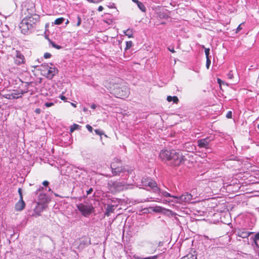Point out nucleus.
I'll list each match as a JSON object with an SVG mask.
<instances>
[{
    "instance_id": "obj_44",
    "label": "nucleus",
    "mask_w": 259,
    "mask_h": 259,
    "mask_svg": "<svg viewBox=\"0 0 259 259\" xmlns=\"http://www.w3.org/2000/svg\"><path fill=\"white\" fill-rule=\"evenodd\" d=\"M42 184L45 186H47L49 184V183L47 181H45L43 182Z\"/></svg>"
},
{
    "instance_id": "obj_23",
    "label": "nucleus",
    "mask_w": 259,
    "mask_h": 259,
    "mask_svg": "<svg viewBox=\"0 0 259 259\" xmlns=\"http://www.w3.org/2000/svg\"><path fill=\"white\" fill-rule=\"evenodd\" d=\"M64 19L62 17L56 19L55 20L54 24L56 25L61 24L64 21Z\"/></svg>"
},
{
    "instance_id": "obj_51",
    "label": "nucleus",
    "mask_w": 259,
    "mask_h": 259,
    "mask_svg": "<svg viewBox=\"0 0 259 259\" xmlns=\"http://www.w3.org/2000/svg\"><path fill=\"white\" fill-rule=\"evenodd\" d=\"M40 112V110L39 109H36L35 110V112L37 113H39Z\"/></svg>"
},
{
    "instance_id": "obj_3",
    "label": "nucleus",
    "mask_w": 259,
    "mask_h": 259,
    "mask_svg": "<svg viewBox=\"0 0 259 259\" xmlns=\"http://www.w3.org/2000/svg\"><path fill=\"white\" fill-rule=\"evenodd\" d=\"M77 209L82 215L88 217L94 210V207L92 204L80 203L76 205Z\"/></svg>"
},
{
    "instance_id": "obj_43",
    "label": "nucleus",
    "mask_w": 259,
    "mask_h": 259,
    "mask_svg": "<svg viewBox=\"0 0 259 259\" xmlns=\"http://www.w3.org/2000/svg\"><path fill=\"white\" fill-rule=\"evenodd\" d=\"M242 29V27H241V24L239 25L236 29V32H238Z\"/></svg>"
},
{
    "instance_id": "obj_52",
    "label": "nucleus",
    "mask_w": 259,
    "mask_h": 259,
    "mask_svg": "<svg viewBox=\"0 0 259 259\" xmlns=\"http://www.w3.org/2000/svg\"><path fill=\"white\" fill-rule=\"evenodd\" d=\"M221 81H221V80L220 79L218 78V83H219L220 84H221Z\"/></svg>"
},
{
    "instance_id": "obj_27",
    "label": "nucleus",
    "mask_w": 259,
    "mask_h": 259,
    "mask_svg": "<svg viewBox=\"0 0 259 259\" xmlns=\"http://www.w3.org/2000/svg\"><path fill=\"white\" fill-rule=\"evenodd\" d=\"M133 46V42L132 41H128L126 42L125 50L130 49Z\"/></svg>"
},
{
    "instance_id": "obj_41",
    "label": "nucleus",
    "mask_w": 259,
    "mask_h": 259,
    "mask_svg": "<svg viewBox=\"0 0 259 259\" xmlns=\"http://www.w3.org/2000/svg\"><path fill=\"white\" fill-rule=\"evenodd\" d=\"M93 188H90L88 191H87V195H89V194H92V193L93 192Z\"/></svg>"
},
{
    "instance_id": "obj_39",
    "label": "nucleus",
    "mask_w": 259,
    "mask_h": 259,
    "mask_svg": "<svg viewBox=\"0 0 259 259\" xmlns=\"http://www.w3.org/2000/svg\"><path fill=\"white\" fill-rule=\"evenodd\" d=\"M51 54L49 53H46L45 54H44V58L45 59H48V58H50L51 57Z\"/></svg>"
},
{
    "instance_id": "obj_37",
    "label": "nucleus",
    "mask_w": 259,
    "mask_h": 259,
    "mask_svg": "<svg viewBox=\"0 0 259 259\" xmlns=\"http://www.w3.org/2000/svg\"><path fill=\"white\" fill-rule=\"evenodd\" d=\"M54 105V103L53 102H46L45 103V105L47 107H50L52 106H53Z\"/></svg>"
},
{
    "instance_id": "obj_45",
    "label": "nucleus",
    "mask_w": 259,
    "mask_h": 259,
    "mask_svg": "<svg viewBox=\"0 0 259 259\" xmlns=\"http://www.w3.org/2000/svg\"><path fill=\"white\" fill-rule=\"evenodd\" d=\"M60 99L63 101H66V100H67V98L66 97H65L64 96H63V95H61L60 96Z\"/></svg>"
},
{
    "instance_id": "obj_11",
    "label": "nucleus",
    "mask_w": 259,
    "mask_h": 259,
    "mask_svg": "<svg viewBox=\"0 0 259 259\" xmlns=\"http://www.w3.org/2000/svg\"><path fill=\"white\" fill-rule=\"evenodd\" d=\"M236 235L242 238H248V237L251 234L252 232H247L244 230V229H238L235 231Z\"/></svg>"
},
{
    "instance_id": "obj_9",
    "label": "nucleus",
    "mask_w": 259,
    "mask_h": 259,
    "mask_svg": "<svg viewBox=\"0 0 259 259\" xmlns=\"http://www.w3.org/2000/svg\"><path fill=\"white\" fill-rule=\"evenodd\" d=\"M50 65L51 66H49L47 72L44 73V76L49 79H51L58 71V69L53 67L52 64H50Z\"/></svg>"
},
{
    "instance_id": "obj_55",
    "label": "nucleus",
    "mask_w": 259,
    "mask_h": 259,
    "mask_svg": "<svg viewBox=\"0 0 259 259\" xmlns=\"http://www.w3.org/2000/svg\"><path fill=\"white\" fill-rule=\"evenodd\" d=\"M162 18H167V16H166V15H163V16H162Z\"/></svg>"
},
{
    "instance_id": "obj_17",
    "label": "nucleus",
    "mask_w": 259,
    "mask_h": 259,
    "mask_svg": "<svg viewBox=\"0 0 259 259\" xmlns=\"http://www.w3.org/2000/svg\"><path fill=\"white\" fill-rule=\"evenodd\" d=\"M49 65L48 64H46V63H45L44 64H42L41 65V66H40V68H39V70L41 72V74L44 76V73L45 72H46V71H47L49 67Z\"/></svg>"
},
{
    "instance_id": "obj_13",
    "label": "nucleus",
    "mask_w": 259,
    "mask_h": 259,
    "mask_svg": "<svg viewBox=\"0 0 259 259\" xmlns=\"http://www.w3.org/2000/svg\"><path fill=\"white\" fill-rule=\"evenodd\" d=\"M45 205L42 203H37L35 208L33 209L34 213L37 215H40L41 212L45 209Z\"/></svg>"
},
{
    "instance_id": "obj_49",
    "label": "nucleus",
    "mask_w": 259,
    "mask_h": 259,
    "mask_svg": "<svg viewBox=\"0 0 259 259\" xmlns=\"http://www.w3.org/2000/svg\"><path fill=\"white\" fill-rule=\"evenodd\" d=\"M109 7L110 8H115L114 4L112 3L110 6H109Z\"/></svg>"
},
{
    "instance_id": "obj_7",
    "label": "nucleus",
    "mask_w": 259,
    "mask_h": 259,
    "mask_svg": "<svg viewBox=\"0 0 259 259\" xmlns=\"http://www.w3.org/2000/svg\"><path fill=\"white\" fill-rule=\"evenodd\" d=\"M173 197L175 200H172V201L179 203H189L192 198V195L188 193H185L180 196H176Z\"/></svg>"
},
{
    "instance_id": "obj_31",
    "label": "nucleus",
    "mask_w": 259,
    "mask_h": 259,
    "mask_svg": "<svg viewBox=\"0 0 259 259\" xmlns=\"http://www.w3.org/2000/svg\"><path fill=\"white\" fill-rule=\"evenodd\" d=\"M95 132L97 135H100L101 136L104 134V132L102 130H100L99 129L95 130Z\"/></svg>"
},
{
    "instance_id": "obj_22",
    "label": "nucleus",
    "mask_w": 259,
    "mask_h": 259,
    "mask_svg": "<svg viewBox=\"0 0 259 259\" xmlns=\"http://www.w3.org/2000/svg\"><path fill=\"white\" fill-rule=\"evenodd\" d=\"M157 192H159L160 193H161V194L162 195H163L165 197H172L174 198V197H173L174 196L171 195L170 194H169V193H168L166 191H161L159 189V191H157Z\"/></svg>"
},
{
    "instance_id": "obj_36",
    "label": "nucleus",
    "mask_w": 259,
    "mask_h": 259,
    "mask_svg": "<svg viewBox=\"0 0 259 259\" xmlns=\"http://www.w3.org/2000/svg\"><path fill=\"white\" fill-rule=\"evenodd\" d=\"M18 192V193L19 194L20 199V200H23V195H22V189L20 188H19Z\"/></svg>"
},
{
    "instance_id": "obj_35",
    "label": "nucleus",
    "mask_w": 259,
    "mask_h": 259,
    "mask_svg": "<svg viewBox=\"0 0 259 259\" xmlns=\"http://www.w3.org/2000/svg\"><path fill=\"white\" fill-rule=\"evenodd\" d=\"M18 192V193L19 194L20 199V200H23V195H22V189L20 188H19Z\"/></svg>"
},
{
    "instance_id": "obj_40",
    "label": "nucleus",
    "mask_w": 259,
    "mask_h": 259,
    "mask_svg": "<svg viewBox=\"0 0 259 259\" xmlns=\"http://www.w3.org/2000/svg\"><path fill=\"white\" fill-rule=\"evenodd\" d=\"M86 127L87 128L88 130L89 131H90V132H92V131H93V127L89 124H87L86 125Z\"/></svg>"
},
{
    "instance_id": "obj_33",
    "label": "nucleus",
    "mask_w": 259,
    "mask_h": 259,
    "mask_svg": "<svg viewBox=\"0 0 259 259\" xmlns=\"http://www.w3.org/2000/svg\"><path fill=\"white\" fill-rule=\"evenodd\" d=\"M210 63H211L210 59L209 58L206 59V67L207 69H209Z\"/></svg>"
},
{
    "instance_id": "obj_28",
    "label": "nucleus",
    "mask_w": 259,
    "mask_h": 259,
    "mask_svg": "<svg viewBox=\"0 0 259 259\" xmlns=\"http://www.w3.org/2000/svg\"><path fill=\"white\" fill-rule=\"evenodd\" d=\"M50 43L52 45V47L54 48H56L57 49H60L61 48V47L60 46L56 44L54 42L52 41H50Z\"/></svg>"
},
{
    "instance_id": "obj_14",
    "label": "nucleus",
    "mask_w": 259,
    "mask_h": 259,
    "mask_svg": "<svg viewBox=\"0 0 259 259\" xmlns=\"http://www.w3.org/2000/svg\"><path fill=\"white\" fill-rule=\"evenodd\" d=\"M25 203L23 200H19V201L16 204L15 208L17 211H21L25 207Z\"/></svg>"
},
{
    "instance_id": "obj_47",
    "label": "nucleus",
    "mask_w": 259,
    "mask_h": 259,
    "mask_svg": "<svg viewBox=\"0 0 259 259\" xmlns=\"http://www.w3.org/2000/svg\"><path fill=\"white\" fill-rule=\"evenodd\" d=\"M91 108L93 109H95L96 108V105L95 104H93L91 106Z\"/></svg>"
},
{
    "instance_id": "obj_16",
    "label": "nucleus",
    "mask_w": 259,
    "mask_h": 259,
    "mask_svg": "<svg viewBox=\"0 0 259 259\" xmlns=\"http://www.w3.org/2000/svg\"><path fill=\"white\" fill-rule=\"evenodd\" d=\"M114 206L112 205H108L106 207V212L105 214L109 216L110 213L113 212L114 210Z\"/></svg>"
},
{
    "instance_id": "obj_53",
    "label": "nucleus",
    "mask_w": 259,
    "mask_h": 259,
    "mask_svg": "<svg viewBox=\"0 0 259 259\" xmlns=\"http://www.w3.org/2000/svg\"><path fill=\"white\" fill-rule=\"evenodd\" d=\"M168 50L172 53H174L175 52L173 49L171 50L168 48Z\"/></svg>"
},
{
    "instance_id": "obj_10",
    "label": "nucleus",
    "mask_w": 259,
    "mask_h": 259,
    "mask_svg": "<svg viewBox=\"0 0 259 259\" xmlns=\"http://www.w3.org/2000/svg\"><path fill=\"white\" fill-rule=\"evenodd\" d=\"M211 141L208 137L201 139L197 141V144L199 148L208 149L209 147V144Z\"/></svg>"
},
{
    "instance_id": "obj_19",
    "label": "nucleus",
    "mask_w": 259,
    "mask_h": 259,
    "mask_svg": "<svg viewBox=\"0 0 259 259\" xmlns=\"http://www.w3.org/2000/svg\"><path fill=\"white\" fill-rule=\"evenodd\" d=\"M167 100L168 102H171L172 101L175 103H178L179 102V99L177 96H167Z\"/></svg>"
},
{
    "instance_id": "obj_20",
    "label": "nucleus",
    "mask_w": 259,
    "mask_h": 259,
    "mask_svg": "<svg viewBox=\"0 0 259 259\" xmlns=\"http://www.w3.org/2000/svg\"><path fill=\"white\" fill-rule=\"evenodd\" d=\"M181 259H197V257L195 255H193L192 253H189L182 257Z\"/></svg>"
},
{
    "instance_id": "obj_50",
    "label": "nucleus",
    "mask_w": 259,
    "mask_h": 259,
    "mask_svg": "<svg viewBox=\"0 0 259 259\" xmlns=\"http://www.w3.org/2000/svg\"><path fill=\"white\" fill-rule=\"evenodd\" d=\"M132 1L137 4H138L140 2L138 0H132Z\"/></svg>"
},
{
    "instance_id": "obj_48",
    "label": "nucleus",
    "mask_w": 259,
    "mask_h": 259,
    "mask_svg": "<svg viewBox=\"0 0 259 259\" xmlns=\"http://www.w3.org/2000/svg\"><path fill=\"white\" fill-rule=\"evenodd\" d=\"M43 189H44V188H43L42 187L40 186V187H39L38 189H37V190H36V193H37V192H38V191H41V190H42Z\"/></svg>"
},
{
    "instance_id": "obj_8",
    "label": "nucleus",
    "mask_w": 259,
    "mask_h": 259,
    "mask_svg": "<svg viewBox=\"0 0 259 259\" xmlns=\"http://www.w3.org/2000/svg\"><path fill=\"white\" fill-rule=\"evenodd\" d=\"M175 150H163L159 153V157L162 161H169L170 162L171 155L175 154Z\"/></svg>"
},
{
    "instance_id": "obj_54",
    "label": "nucleus",
    "mask_w": 259,
    "mask_h": 259,
    "mask_svg": "<svg viewBox=\"0 0 259 259\" xmlns=\"http://www.w3.org/2000/svg\"><path fill=\"white\" fill-rule=\"evenodd\" d=\"M71 105H72V106L74 107H76V105H75V104L73 103H71Z\"/></svg>"
},
{
    "instance_id": "obj_4",
    "label": "nucleus",
    "mask_w": 259,
    "mask_h": 259,
    "mask_svg": "<svg viewBox=\"0 0 259 259\" xmlns=\"http://www.w3.org/2000/svg\"><path fill=\"white\" fill-rule=\"evenodd\" d=\"M174 153L175 154L170 158V164L175 166H179L184 161V157L179 151L174 150Z\"/></svg>"
},
{
    "instance_id": "obj_29",
    "label": "nucleus",
    "mask_w": 259,
    "mask_h": 259,
    "mask_svg": "<svg viewBox=\"0 0 259 259\" xmlns=\"http://www.w3.org/2000/svg\"><path fill=\"white\" fill-rule=\"evenodd\" d=\"M128 94H129V92L128 90L125 91L124 92V93H122V94H121L120 95V97H119V98H123L126 97H127Z\"/></svg>"
},
{
    "instance_id": "obj_42",
    "label": "nucleus",
    "mask_w": 259,
    "mask_h": 259,
    "mask_svg": "<svg viewBox=\"0 0 259 259\" xmlns=\"http://www.w3.org/2000/svg\"><path fill=\"white\" fill-rule=\"evenodd\" d=\"M87 1H88L89 3H98L101 1H96L95 0H87Z\"/></svg>"
},
{
    "instance_id": "obj_26",
    "label": "nucleus",
    "mask_w": 259,
    "mask_h": 259,
    "mask_svg": "<svg viewBox=\"0 0 259 259\" xmlns=\"http://www.w3.org/2000/svg\"><path fill=\"white\" fill-rule=\"evenodd\" d=\"M202 48L205 49V54L206 56V59L209 58V52L210 49L209 48H205L204 46H202Z\"/></svg>"
},
{
    "instance_id": "obj_5",
    "label": "nucleus",
    "mask_w": 259,
    "mask_h": 259,
    "mask_svg": "<svg viewBox=\"0 0 259 259\" xmlns=\"http://www.w3.org/2000/svg\"><path fill=\"white\" fill-rule=\"evenodd\" d=\"M143 188L146 189L147 187L152 189L154 192L159 191V188L157 186L156 183L152 179L148 178H143L141 181Z\"/></svg>"
},
{
    "instance_id": "obj_21",
    "label": "nucleus",
    "mask_w": 259,
    "mask_h": 259,
    "mask_svg": "<svg viewBox=\"0 0 259 259\" xmlns=\"http://www.w3.org/2000/svg\"><path fill=\"white\" fill-rule=\"evenodd\" d=\"M80 127V125L77 124L76 123H74L72 126H71L70 128V132L71 133H73L75 130H78Z\"/></svg>"
},
{
    "instance_id": "obj_56",
    "label": "nucleus",
    "mask_w": 259,
    "mask_h": 259,
    "mask_svg": "<svg viewBox=\"0 0 259 259\" xmlns=\"http://www.w3.org/2000/svg\"><path fill=\"white\" fill-rule=\"evenodd\" d=\"M83 110L84 112H85V111H87V108H84L83 109Z\"/></svg>"
},
{
    "instance_id": "obj_25",
    "label": "nucleus",
    "mask_w": 259,
    "mask_h": 259,
    "mask_svg": "<svg viewBox=\"0 0 259 259\" xmlns=\"http://www.w3.org/2000/svg\"><path fill=\"white\" fill-rule=\"evenodd\" d=\"M259 240V232L256 233L253 238V240L256 246L258 247V244L257 243V240Z\"/></svg>"
},
{
    "instance_id": "obj_2",
    "label": "nucleus",
    "mask_w": 259,
    "mask_h": 259,
    "mask_svg": "<svg viewBox=\"0 0 259 259\" xmlns=\"http://www.w3.org/2000/svg\"><path fill=\"white\" fill-rule=\"evenodd\" d=\"M108 188L112 193L119 192L130 188L131 185L123 182L110 180L108 183Z\"/></svg>"
},
{
    "instance_id": "obj_6",
    "label": "nucleus",
    "mask_w": 259,
    "mask_h": 259,
    "mask_svg": "<svg viewBox=\"0 0 259 259\" xmlns=\"http://www.w3.org/2000/svg\"><path fill=\"white\" fill-rule=\"evenodd\" d=\"M117 164V162H113L111 164L112 172L114 176L119 175L120 173L124 171H127L128 174L132 172V169H127L124 166H119Z\"/></svg>"
},
{
    "instance_id": "obj_15",
    "label": "nucleus",
    "mask_w": 259,
    "mask_h": 259,
    "mask_svg": "<svg viewBox=\"0 0 259 259\" xmlns=\"http://www.w3.org/2000/svg\"><path fill=\"white\" fill-rule=\"evenodd\" d=\"M23 94V92L22 91H21L20 93L17 91H15V92L12 93L11 95H9V99H17L19 97H21Z\"/></svg>"
},
{
    "instance_id": "obj_34",
    "label": "nucleus",
    "mask_w": 259,
    "mask_h": 259,
    "mask_svg": "<svg viewBox=\"0 0 259 259\" xmlns=\"http://www.w3.org/2000/svg\"><path fill=\"white\" fill-rule=\"evenodd\" d=\"M158 257V255H154V256H149V257H143V258H142L141 259H157Z\"/></svg>"
},
{
    "instance_id": "obj_12",
    "label": "nucleus",
    "mask_w": 259,
    "mask_h": 259,
    "mask_svg": "<svg viewBox=\"0 0 259 259\" xmlns=\"http://www.w3.org/2000/svg\"><path fill=\"white\" fill-rule=\"evenodd\" d=\"M24 61V56L19 51H16V58L15 59V62L16 64L19 65L23 63Z\"/></svg>"
},
{
    "instance_id": "obj_30",
    "label": "nucleus",
    "mask_w": 259,
    "mask_h": 259,
    "mask_svg": "<svg viewBox=\"0 0 259 259\" xmlns=\"http://www.w3.org/2000/svg\"><path fill=\"white\" fill-rule=\"evenodd\" d=\"M77 19V22H76V26H79L80 25L81 22V19L80 17L78 15L76 17Z\"/></svg>"
},
{
    "instance_id": "obj_46",
    "label": "nucleus",
    "mask_w": 259,
    "mask_h": 259,
    "mask_svg": "<svg viewBox=\"0 0 259 259\" xmlns=\"http://www.w3.org/2000/svg\"><path fill=\"white\" fill-rule=\"evenodd\" d=\"M103 9H104L103 7L102 6H100L98 7V10L99 12H101L103 11Z\"/></svg>"
},
{
    "instance_id": "obj_18",
    "label": "nucleus",
    "mask_w": 259,
    "mask_h": 259,
    "mask_svg": "<svg viewBox=\"0 0 259 259\" xmlns=\"http://www.w3.org/2000/svg\"><path fill=\"white\" fill-rule=\"evenodd\" d=\"M124 33L125 35L127 36L128 38H132L133 37V31L132 29H127L124 31Z\"/></svg>"
},
{
    "instance_id": "obj_32",
    "label": "nucleus",
    "mask_w": 259,
    "mask_h": 259,
    "mask_svg": "<svg viewBox=\"0 0 259 259\" xmlns=\"http://www.w3.org/2000/svg\"><path fill=\"white\" fill-rule=\"evenodd\" d=\"M227 75L228 78L230 79H232L234 77L232 71H230Z\"/></svg>"
},
{
    "instance_id": "obj_38",
    "label": "nucleus",
    "mask_w": 259,
    "mask_h": 259,
    "mask_svg": "<svg viewBox=\"0 0 259 259\" xmlns=\"http://www.w3.org/2000/svg\"><path fill=\"white\" fill-rule=\"evenodd\" d=\"M232 116V112L231 111H229L228 112V113L226 114V117L227 118H231Z\"/></svg>"
},
{
    "instance_id": "obj_24",
    "label": "nucleus",
    "mask_w": 259,
    "mask_h": 259,
    "mask_svg": "<svg viewBox=\"0 0 259 259\" xmlns=\"http://www.w3.org/2000/svg\"><path fill=\"white\" fill-rule=\"evenodd\" d=\"M137 6H138V8L140 9V10H141L142 12H145L146 11L145 7V6L144 5V4L140 2L137 4Z\"/></svg>"
},
{
    "instance_id": "obj_1",
    "label": "nucleus",
    "mask_w": 259,
    "mask_h": 259,
    "mask_svg": "<svg viewBox=\"0 0 259 259\" xmlns=\"http://www.w3.org/2000/svg\"><path fill=\"white\" fill-rule=\"evenodd\" d=\"M31 12L28 13L30 16L24 18L19 24V28L22 33L26 34L33 29L35 24L39 20V16L34 13L33 9H30Z\"/></svg>"
},
{
    "instance_id": "obj_57",
    "label": "nucleus",
    "mask_w": 259,
    "mask_h": 259,
    "mask_svg": "<svg viewBox=\"0 0 259 259\" xmlns=\"http://www.w3.org/2000/svg\"><path fill=\"white\" fill-rule=\"evenodd\" d=\"M257 128L259 130V124L257 125Z\"/></svg>"
}]
</instances>
